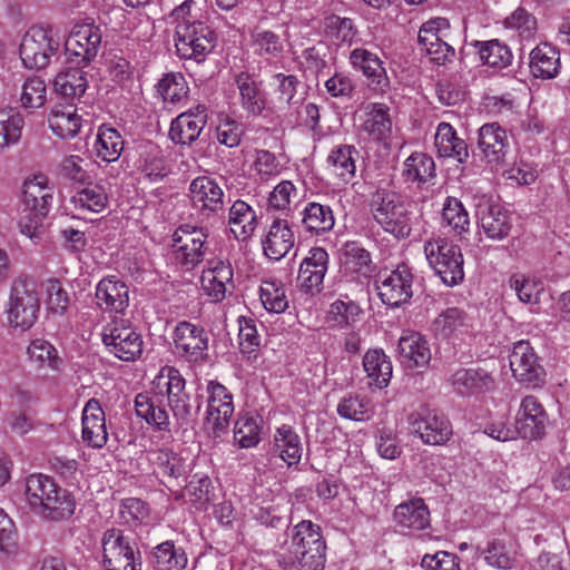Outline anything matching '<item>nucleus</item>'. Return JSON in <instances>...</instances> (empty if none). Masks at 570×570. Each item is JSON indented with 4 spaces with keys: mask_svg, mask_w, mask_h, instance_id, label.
<instances>
[{
    "mask_svg": "<svg viewBox=\"0 0 570 570\" xmlns=\"http://www.w3.org/2000/svg\"><path fill=\"white\" fill-rule=\"evenodd\" d=\"M450 23L445 18H434L422 24L419 31V42L424 50H431L449 35Z\"/></svg>",
    "mask_w": 570,
    "mask_h": 570,
    "instance_id": "obj_64",
    "label": "nucleus"
},
{
    "mask_svg": "<svg viewBox=\"0 0 570 570\" xmlns=\"http://www.w3.org/2000/svg\"><path fill=\"white\" fill-rule=\"evenodd\" d=\"M254 52L258 56L278 57L284 50V42L278 35L271 30L255 29L252 32Z\"/></svg>",
    "mask_w": 570,
    "mask_h": 570,
    "instance_id": "obj_62",
    "label": "nucleus"
},
{
    "mask_svg": "<svg viewBox=\"0 0 570 570\" xmlns=\"http://www.w3.org/2000/svg\"><path fill=\"white\" fill-rule=\"evenodd\" d=\"M363 368L368 384L377 389L386 387L392 377V363L382 350H368L363 356Z\"/></svg>",
    "mask_w": 570,
    "mask_h": 570,
    "instance_id": "obj_39",
    "label": "nucleus"
},
{
    "mask_svg": "<svg viewBox=\"0 0 570 570\" xmlns=\"http://www.w3.org/2000/svg\"><path fill=\"white\" fill-rule=\"evenodd\" d=\"M478 147L489 164H500L508 151V136L497 122L484 124L479 129Z\"/></svg>",
    "mask_w": 570,
    "mask_h": 570,
    "instance_id": "obj_27",
    "label": "nucleus"
},
{
    "mask_svg": "<svg viewBox=\"0 0 570 570\" xmlns=\"http://www.w3.org/2000/svg\"><path fill=\"white\" fill-rule=\"evenodd\" d=\"M480 553L489 566L497 569L510 570L518 563L515 550L503 539H492Z\"/></svg>",
    "mask_w": 570,
    "mask_h": 570,
    "instance_id": "obj_47",
    "label": "nucleus"
},
{
    "mask_svg": "<svg viewBox=\"0 0 570 570\" xmlns=\"http://www.w3.org/2000/svg\"><path fill=\"white\" fill-rule=\"evenodd\" d=\"M434 146L440 157H452L459 163L465 161L469 156L465 141L456 136L454 128L449 122L438 125Z\"/></svg>",
    "mask_w": 570,
    "mask_h": 570,
    "instance_id": "obj_38",
    "label": "nucleus"
},
{
    "mask_svg": "<svg viewBox=\"0 0 570 570\" xmlns=\"http://www.w3.org/2000/svg\"><path fill=\"white\" fill-rule=\"evenodd\" d=\"M102 342L110 354L124 362H134L142 353L141 335L125 321H114L102 332Z\"/></svg>",
    "mask_w": 570,
    "mask_h": 570,
    "instance_id": "obj_10",
    "label": "nucleus"
},
{
    "mask_svg": "<svg viewBox=\"0 0 570 570\" xmlns=\"http://www.w3.org/2000/svg\"><path fill=\"white\" fill-rule=\"evenodd\" d=\"M350 61L354 68L363 72L374 89L383 90L389 85L386 71L375 53L356 48L351 52Z\"/></svg>",
    "mask_w": 570,
    "mask_h": 570,
    "instance_id": "obj_36",
    "label": "nucleus"
},
{
    "mask_svg": "<svg viewBox=\"0 0 570 570\" xmlns=\"http://www.w3.org/2000/svg\"><path fill=\"white\" fill-rule=\"evenodd\" d=\"M548 415L537 397L528 395L522 399L515 415V430L523 439H540L546 431Z\"/></svg>",
    "mask_w": 570,
    "mask_h": 570,
    "instance_id": "obj_18",
    "label": "nucleus"
},
{
    "mask_svg": "<svg viewBox=\"0 0 570 570\" xmlns=\"http://www.w3.org/2000/svg\"><path fill=\"white\" fill-rule=\"evenodd\" d=\"M412 433L428 445H443L452 436L450 421L436 410L421 407L409 416Z\"/></svg>",
    "mask_w": 570,
    "mask_h": 570,
    "instance_id": "obj_12",
    "label": "nucleus"
},
{
    "mask_svg": "<svg viewBox=\"0 0 570 570\" xmlns=\"http://www.w3.org/2000/svg\"><path fill=\"white\" fill-rule=\"evenodd\" d=\"M503 23L505 29L517 32L524 40L532 39L538 29L537 18L521 7L507 17Z\"/></svg>",
    "mask_w": 570,
    "mask_h": 570,
    "instance_id": "obj_58",
    "label": "nucleus"
},
{
    "mask_svg": "<svg viewBox=\"0 0 570 570\" xmlns=\"http://www.w3.org/2000/svg\"><path fill=\"white\" fill-rule=\"evenodd\" d=\"M53 199V189L43 174L27 179L23 185L24 212L48 214Z\"/></svg>",
    "mask_w": 570,
    "mask_h": 570,
    "instance_id": "obj_29",
    "label": "nucleus"
},
{
    "mask_svg": "<svg viewBox=\"0 0 570 570\" xmlns=\"http://www.w3.org/2000/svg\"><path fill=\"white\" fill-rule=\"evenodd\" d=\"M357 149L352 145H338L327 157L331 170L344 181H350L356 173Z\"/></svg>",
    "mask_w": 570,
    "mask_h": 570,
    "instance_id": "obj_44",
    "label": "nucleus"
},
{
    "mask_svg": "<svg viewBox=\"0 0 570 570\" xmlns=\"http://www.w3.org/2000/svg\"><path fill=\"white\" fill-rule=\"evenodd\" d=\"M102 564L106 570H141L139 552L119 529H108L101 539Z\"/></svg>",
    "mask_w": 570,
    "mask_h": 570,
    "instance_id": "obj_9",
    "label": "nucleus"
},
{
    "mask_svg": "<svg viewBox=\"0 0 570 570\" xmlns=\"http://www.w3.org/2000/svg\"><path fill=\"white\" fill-rule=\"evenodd\" d=\"M424 253L429 265L445 285L454 286L463 279V256L459 246L436 236L425 242Z\"/></svg>",
    "mask_w": 570,
    "mask_h": 570,
    "instance_id": "obj_7",
    "label": "nucleus"
},
{
    "mask_svg": "<svg viewBox=\"0 0 570 570\" xmlns=\"http://www.w3.org/2000/svg\"><path fill=\"white\" fill-rule=\"evenodd\" d=\"M207 234L196 226L181 225L173 235V246L178 262L186 268H194L203 262L207 246Z\"/></svg>",
    "mask_w": 570,
    "mask_h": 570,
    "instance_id": "obj_15",
    "label": "nucleus"
},
{
    "mask_svg": "<svg viewBox=\"0 0 570 570\" xmlns=\"http://www.w3.org/2000/svg\"><path fill=\"white\" fill-rule=\"evenodd\" d=\"M202 287L214 302L225 298L229 288H233V268L223 261H212L207 269L203 271Z\"/></svg>",
    "mask_w": 570,
    "mask_h": 570,
    "instance_id": "obj_26",
    "label": "nucleus"
},
{
    "mask_svg": "<svg viewBox=\"0 0 570 570\" xmlns=\"http://www.w3.org/2000/svg\"><path fill=\"white\" fill-rule=\"evenodd\" d=\"M23 125V117L17 109L11 107L0 109V149L19 141Z\"/></svg>",
    "mask_w": 570,
    "mask_h": 570,
    "instance_id": "obj_53",
    "label": "nucleus"
},
{
    "mask_svg": "<svg viewBox=\"0 0 570 570\" xmlns=\"http://www.w3.org/2000/svg\"><path fill=\"white\" fill-rule=\"evenodd\" d=\"M509 362L512 374L519 382L535 384L541 381L543 370L529 342H517L509 355Z\"/></svg>",
    "mask_w": 570,
    "mask_h": 570,
    "instance_id": "obj_20",
    "label": "nucleus"
},
{
    "mask_svg": "<svg viewBox=\"0 0 570 570\" xmlns=\"http://www.w3.org/2000/svg\"><path fill=\"white\" fill-rule=\"evenodd\" d=\"M529 69L534 78L553 79L559 75L560 52L550 43L542 42L530 52Z\"/></svg>",
    "mask_w": 570,
    "mask_h": 570,
    "instance_id": "obj_33",
    "label": "nucleus"
},
{
    "mask_svg": "<svg viewBox=\"0 0 570 570\" xmlns=\"http://www.w3.org/2000/svg\"><path fill=\"white\" fill-rule=\"evenodd\" d=\"M340 259L344 274L354 281L367 279L373 271L371 254L357 242L345 243Z\"/></svg>",
    "mask_w": 570,
    "mask_h": 570,
    "instance_id": "obj_28",
    "label": "nucleus"
},
{
    "mask_svg": "<svg viewBox=\"0 0 570 570\" xmlns=\"http://www.w3.org/2000/svg\"><path fill=\"white\" fill-rule=\"evenodd\" d=\"M59 48L60 41L50 30L31 27L21 39L19 55L26 68L43 69Z\"/></svg>",
    "mask_w": 570,
    "mask_h": 570,
    "instance_id": "obj_8",
    "label": "nucleus"
},
{
    "mask_svg": "<svg viewBox=\"0 0 570 570\" xmlns=\"http://www.w3.org/2000/svg\"><path fill=\"white\" fill-rule=\"evenodd\" d=\"M24 500L30 510L46 521L69 519L76 510L73 495L60 488L52 478L41 473L26 479Z\"/></svg>",
    "mask_w": 570,
    "mask_h": 570,
    "instance_id": "obj_2",
    "label": "nucleus"
},
{
    "mask_svg": "<svg viewBox=\"0 0 570 570\" xmlns=\"http://www.w3.org/2000/svg\"><path fill=\"white\" fill-rule=\"evenodd\" d=\"M274 449L288 465H296L302 459L303 443L298 433L291 425L283 424L274 434Z\"/></svg>",
    "mask_w": 570,
    "mask_h": 570,
    "instance_id": "obj_40",
    "label": "nucleus"
},
{
    "mask_svg": "<svg viewBox=\"0 0 570 570\" xmlns=\"http://www.w3.org/2000/svg\"><path fill=\"white\" fill-rule=\"evenodd\" d=\"M195 1L186 0L173 11L176 21L175 47L184 59L200 60L214 47L213 31L193 11Z\"/></svg>",
    "mask_w": 570,
    "mask_h": 570,
    "instance_id": "obj_3",
    "label": "nucleus"
},
{
    "mask_svg": "<svg viewBox=\"0 0 570 570\" xmlns=\"http://www.w3.org/2000/svg\"><path fill=\"white\" fill-rule=\"evenodd\" d=\"M205 108L197 107V111L181 112L171 121L169 136L176 144L189 145L195 141L206 125Z\"/></svg>",
    "mask_w": 570,
    "mask_h": 570,
    "instance_id": "obj_31",
    "label": "nucleus"
},
{
    "mask_svg": "<svg viewBox=\"0 0 570 570\" xmlns=\"http://www.w3.org/2000/svg\"><path fill=\"white\" fill-rule=\"evenodd\" d=\"M40 311L38 282L29 276L17 277L11 285L7 320L10 326L27 331L36 323Z\"/></svg>",
    "mask_w": 570,
    "mask_h": 570,
    "instance_id": "obj_6",
    "label": "nucleus"
},
{
    "mask_svg": "<svg viewBox=\"0 0 570 570\" xmlns=\"http://www.w3.org/2000/svg\"><path fill=\"white\" fill-rule=\"evenodd\" d=\"M235 82L239 91L243 109L253 116L261 115L266 106L265 94L262 90L261 82L253 75L244 71L236 76Z\"/></svg>",
    "mask_w": 570,
    "mask_h": 570,
    "instance_id": "obj_37",
    "label": "nucleus"
},
{
    "mask_svg": "<svg viewBox=\"0 0 570 570\" xmlns=\"http://www.w3.org/2000/svg\"><path fill=\"white\" fill-rule=\"evenodd\" d=\"M177 355L189 363L203 362L207 357L208 335L206 331L187 321L179 322L173 333Z\"/></svg>",
    "mask_w": 570,
    "mask_h": 570,
    "instance_id": "obj_14",
    "label": "nucleus"
},
{
    "mask_svg": "<svg viewBox=\"0 0 570 570\" xmlns=\"http://www.w3.org/2000/svg\"><path fill=\"white\" fill-rule=\"evenodd\" d=\"M413 274L405 264H400L395 269L383 271L379 274L376 288L382 302L397 307L407 303L413 295Z\"/></svg>",
    "mask_w": 570,
    "mask_h": 570,
    "instance_id": "obj_13",
    "label": "nucleus"
},
{
    "mask_svg": "<svg viewBox=\"0 0 570 570\" xmlns=\"http://www.w3.org/2000/svg\"><path fill=\"white\" fill-rule=\"evenodd\" d=\"M373 219L384 232L399 239L410 236L412 230V212L401 195L393 190L379 189L371 199Z\"/></svg>",
    "mask_w": 570,
    "mask_h": 570,
    "instance_id": "obj_5",
    "label": "nucleus"
},
{
    "mask_svg": "<svg viewBox=\"0 0 570 570\" xmlns=\"http://www.w3.org/2000/svg\"><path fill=\"white\" fill-rule=\"evenodd\" d=\"M56 90L67 98L81 97L88 86L86 72L79 68H68L59 72L53 81Z\"/></svg>",
    "mask_w": 570,
    "mask_h": 570,
    "instance_id": "obj_52",
    "label": "nucleus"
},
{
    "mask_svg": "<svg viewBox=\"0 0 570 570\" xmlns=\"http://www.w3.org/2000/svg\"><path fill=\"white\" fill-rule=\"evenodd\" d=\"M288 552L298 570H324L326 542L320 525L309 520L297 523L292 530Z\"/></svg>",
    "mask_w": 570,
    "mask_h": 570,
    "instance_id": "obj_4",
    "label": "nucleus"
},
{
    "mask_svg": "<svg viewBox=\"0 0 570 570\" xmlns=\"http://www.w3.org/2000/svg\"><path fill=\"white\" fill-rule=\"evenodd\" d=\"M510 287L515 292L520 302L537 305L544 291L543 282L531 275L513 274L509 279Z\"/></svg>",
    "mask_w": 570,
    "mask_h": 570,
    "instance_id": "obj_51",
    "label": "nucleus"
},
{
    "mask_svg": "<svg viewBox=\"0 0 570 570\" xmlns=\"http://www.w3.org/2000/svg\"><path fill=\"white\" fill-rule=\"evenodd\" d=\"M337 413L341 417L346 420L365 422L373 417L374 406L365 396L347 394L340 400Z\"/></svg>",
    "mask_w": 570,
    "mask_h": 570,
    "instance_id": "obj_48",
    "label": "nucleus"
},
{
    "mask_svg": "<svg viewBox=\"0 0 570 570\" xmlns=\"http://www.w3.org/2000/svg\"><path fill=\"white\" fill-rule=\"evenodd\" d=\"M158 92L165 102L176 105L180 104L188 94V86L185 77L180 72L166 75L158 82Z\"/></svg>",
    "mask_w": 570,
    "mask_h": 570,
    "instance_id": "obj_59",
    "label": "nucleus"
},
{
    "mask_svg": "<svg viewBox=\"0 0 570 570\" xmlns=\"http://www.w3.org/2000/svg\"><path fill=\"white\" fill-rule=\"evenodd\" d=\"M28 356L38 368H58L59 357L56 347L46 340H33L28 346Z\"/></svg>",
    "mask_w": 570,
    "mask_h": 570,
    "instance_id": "obj_63",
    "label": "nucleus"
},
{
    "mask_svg": "<svg viewBox=\"0 0 570 570\" xmlns=\"http://www.w3.org/2000/svg\"><path fill=\"white\" fill-rule=\"evenodd\" d=\"M327 252L322 247L311 248L299 265L297 276L298 288L311 295L320 293L327 272Z\"/></svg>",
    "mask_w": 570,
    "mask_h": 570,
    "instance_id": "obj_17",
    "label": "nucleus"
},
{
    "mask_svg": "<svg viewBox=\"0 0 570 570\" xmlns=\"http://www.w3.org/2000/svg\"><path fill=\"white\" fill-rule=\"evenodd\" d=\"M96 299L102 309L122 312L129 303L127 285L116 276L105 277L96 287Z\"/></svg>",
    "mask_w": 570,
    "mask_h": 570,
    "instance_id": "obj_34",
    "label": "nucleus"
},
{
    "mask_svg": "<svg viewBox=\"0 0 570 570\" xmlns=\"http://www.w3.org/2000/svg\"><path fill=\"white\" fill-rule=\"evenodd\" d=\"M102 31L94 22H82L73 26L66 40V55L77 65H88L100 49Z\"/></svg>",
    "mask_w": 570,
    "mask_h": 570,
    "instance_id": "obj_11",
    "label": "nucleus"
},
{
    "mask_svg": "<svg viewBox=\"0 0 570 570\" xmlns=\"http://www.w3.org/2000/svg\"><path fill=\"white\" fill-rule=\"evenodd\" d=\"M94 148L101 160L116 161L124 150V140L118 130L102 125L98 129Z\"/></svg>",
    "mask_w": 570,
    "mask_h": 570,
    "instance_id": "obj_46",
    "label": "nucleus"
},
{
    "mask_svg": "<svg viewBox=\"0 0 570 570\" xmlns=\"http://www.w3.org/2000/svg\"><path fill=\"white\" fill-rule=\"evenodd\" d=\"M150 461L155 472L169 481L185 479L191 471V460L170 449H159L153 452Z\"/></svg>",
    "mask_w": 570,
    "mask_h": 570,
    "instance_id": "obj_30",
    "label": "nucleus"
},
{
    "mask_svg": "<svg viewBox=\"0 0 570 570\" xmlns=\"http://www.w3.org/2000/svg\"><path fill=\"white\" fill-rule=\"evenodd\" d=\"M393 520L402 529L421 531L430 527V511L423 499L413 498L395 507Z\"/></svg>",
    "mask_w": 570,
    "mask_h": 570,
    "instance_id": "obj_32",
    "label": "nucleus"
},
{
    "mask_svg": "<svg viewBox=\"0 0 570 570\" xmlns=\"http://www.w3.org/2000/svg\"><path fill=\"white\" fill-rule=\"evenodd\" d=\"M302 225L305 230L323 234L333 229L335 218L332 208L316 202H309L301 212Z\"/></svg>",
    "mask_w": 570,
    "mask_h": 570,
    "instance_id": "obj_43",
    "label": "nucleus"
},
{
    "mask_svg": "<svg viewBox=\"0 0 570 570\" xmlns=\"http://www.w3.org/2000/svg\"><path fill=\"white\" fill-rule=\"evenodd\" d=\"M259 297L263 306L271 313H283L288 307V299L284 285L276 279L263 281L259 288Z\"/></svg>",
    "mask_w": 570,
    "mask_h": 570,
    "instance_id": "obj_56",
    "label": "nucleus"
},
{
    "mask_svg": "<svg viewBox=\"0 0 570 570\" xmlns=\"http://www.w3.org/2000/svg\"><path fill=\"white\" fill-rule=\"evenodd\" d=\"M207 411L206 422L215 432L224 431L234 413L233 395L228 390L216 381L207 384Z\"/></svg>",
    "mask_w": 570,
    "mask_h": 570,
    "instance_id": "obj_16",
    "label": "nucleus"
},
{
    "mask_svg": "<svg viewBox=\"0 0 570 570\" xmlns=\"http://www.w3.org/2000/svg\"><path fill=\"white\" fill-rule=\"evenodd\" d=\"M432 332L436 337L458 340L469 335L472 331V320L459 307H449L433 320Z\"/></svg>",
    "mask_w": 570,
    "mask_h": 570,
    "instance_id": "obj_23",
    "label": "nucleus"
},
{
    "mask_svg": "<svg viewBox=\"0 0 570 570\" xmlns=\"http://www.w3.org/2000/svg\"><path fill=\"white\" fill-rule=\"evenodd\" d=\"M295 236L286 219L276 218L268 226L262 238L264 254L274 261H279L294 247Z\"/></svg>",
    "mask_w": 570,
    "mask_h": 570,
    "instance_id": "obj_24",
    "label": "nucleus"
},
{
    "mask_svg": "<svg viewBox=\"0 0 570 570\" xmlns=\"http://www.w3.org/2000/svg\"><path fill=\"white\" fill-rule=\"evenodd\" d=\"M48 124L53 135L61 139H71L81 128V117L73 106H56L51 109Z\"/></svg>",
    "mask_w": 570,
    "mask_h": 570,
    "instance_id": "obj_41",
    "label": "nucleus"
},
{
    "mask_svg": "<svg viewBox=\"0 0 570 570\" xmlns=\"http://www.w3.org/2000/svg\"><path fill=\"white\" fill-rule=\"evenodd\" d=\"M154 558L159 570H183L187 564L185 553L170 541L158 544Z\"/></svg>",
    "mask_w": 570,
    "mask_h": 570,
    "instance_id": "obj_61",
    "label": "nucleus"
},
{
    "mask_svg": "<svg viewBox=\"0 0 570 570\" xmlns=\"http://www.w3.org/2000/svg\"><path fill=\"white\" fill-rule=\"evenodd\" d=\"M400 361L407 367H425L431 361V348L426 338L419 332L404 331L399 340Z\"/></svg>",
    "mask_w": 570,
    "mask_h": 570,
    "instance_id": "obj_25",
    "label": "nucleus"
},
{
    "mask_svg": "<svg viewBox=\"0 0 570 570\" xmlns=\"http://www.w3.org/2000/svg\"><path fill=\"white\" fill-rule=\"evenodd\" d=\"M189 197L193 206L203 215H214L224 209V191L210 177L199 176L193 179L189 185Z\"/></svg>",
    "mask_w": 570,
    "mask_h": 570,
    "instance_id": "obj_19",
    "label": "nucleus"
},
{
    "mask_svg": "<svg viewBox=\"0 0 570 570\" xmlns=\"http://www.w3.org/2000/svg\"><path fill=\"white\" fill-rule=\"evenodd\" d=\"M298 199V189L291 180H281L271 190L267 198V207L271 210L286 213L292 204Z\"/></svg>",
    "mask_w": 570,
    "mask_h": 570,
    "instance_id": "obj_57",
    "label": "nucleus"
},
{
    "mask_svg": "<svg viewBox=\"0 0 570 570\" xmlns=\"http://www.w3.org/2000/svg\"><path fill=\"white\" fill-rule=\"evenodd\" d=\"M82 441L94 449H101L108 441L105 412L100 402L90 399L82 410Z\"/></svg>",
    "mask_w": 570,
    "mask_h": 570,
    "instance_id": "obj_22",
    "label": "nucleus"
},
{
    "mask_svg": "<svg viewBox=\"0 0 570 570\" xmlns=\"http://www.w3.org/2000/svg\"><path fill=\"white\" fill-rule=\"evenodd\" d=\"M228 224L238 240L248 239L257 226L255 210L244 200H236L229 208Z\"/></svg>",
    "mask_w": 570,
    "mask_h": 570,
    "instance_id": "obj_42",
    "label": "nucleus"
},
{
    "mask_svg": "<svg viewBox=\"0 0 570 570\" xmlns=\"http://www.w3.org/2000/svg\"><path fill=\"white\" fill-rule=\"evenodd\" d=\"M153 392H141L135 397L136 415L156 431H169L170 420L166 409L170 406L174 416L187 421L193 415L189 395L185 391V379L173 366H164L153 380Z\"/></svg>",
    "mask_w": 570,
    "mask_h": 570,
    "instance_id": "obj_1",
    "label": "nucleus"
},
{
    "mask_svg": "<svg viewBox=\"0 0 570 570\" xmlns=\"http://www.w3.org/2000/svg\"><path fill=\"white\" fill-rule=\"evenodd\" d=\"M47 99L46 82L38 76L24 80L20 92V104L24 109H37L45 105Z\"/></svg>",
    "mask_w": 570,
    "mask_h": 570,
    "instance_id": "obj_60",
    "label": "nucleus"
},
{
    "mask_svg": "<svg viewBox=\"0 0 570 570\" xmlns=\"http://www.w3.org/2000/svg\"><path fill=\"white\" fill-rule=\"evenodd\" d=\"M390 109L383 104H370L366 107V120L363 124L364 131L373 140H384L392 130Z\"/></svg>",
    "mask_w": 570,
    "mask_h": 570,
    "instance_id": "obj_45",
    "label": "nucleus"
},
{
    "mask_svg": "<svg viewBox=\"0 0 570 570\" xmlns=\"http://www.w3.org/2000/svg\"><path fill=\"white\" fill-rule=\"evenodd\" d=\"M71 198L76 208L100 213L108 203V196L100 184H94L90 179L83 184Z\"/></svg>",
    "mask_w": 570,
    "mask_h": 570,
    "instance_id": "obj_50",
    "label": "nucleus"
},
{
    "mask_svg": "<svg viewBox=\"0 0 570 570\" xmlns=\"http://www.w3.org/2000/svg\"><path fill=\"white\" fill-rule=\"evenodd\" d=\"M479 56L484 65L495 69L509 67L513 59L510 48L497 39L481 42Z\"/></svg>",
    "mask_w": 570,
    "mask_h": 570,
    "instance_id": "obj_55",
    "label": "nucleus"
},
{
    "mask_svg": "<svg viewBox=\"0 0 570 570\" xmlns=\"http://www.w3.org/2000/svg\"><path fill=\"white\" fill-rule=\"evenodd\" d=\"M442 225L449 228V232L461 236L470 229V218L463 204L454 198L448 197L443 204Z\"/></svg>",
    "mask_w": 570,
    "mask_h": 570,
    "instance_id": "obj_49",
    "label": "nucleus"
},
{
    "mask_svg": "<svg viewBox=\"0 0 570 570\" xmlns=\"http://www.w3.org/2000/svg\"><path fill=\"white\" fill-rule=\"evenodd\" d=\"M452 384L461 394H479L495 389V380L491 372L478 368H461L452 376Z\"/></svg>",
    "mask_w": 570,
    "mask_h": 570,
    "instance_id": "obj_35",
    "label": "nucleus"
},
{
    "mask_svg": "<svg viewBox=\"0 0 570 570\" xmlns=\"http://www.w3.org/2000/svg\"><path fill=\"white\" fill-rule=\"evenodd\" d=\"M476 216L488 238L501 240L511 232L512 219L509 212L499 204L484 200L478 205Z\"/></svg>",
    "mask_w": 570,
    "mask_h": 570,
    "instance_id": "obj_21",
    "label": "nucleus"
},
{
    "mask_svg": "<svg viewBox=\"0 0 570 570\" xmlns=\"http://www.w3.org/2000/svg\"><path fill=\"white\" fill-rule=\"evenodd\" d=\"M434 160L426 154L413 153L404 161L403 175L409 181L425 183L434 176Z\"/></svg>",
    "mask_w": 570,
    "mask_h": 570,
    "instance_id": "obj_54",
    "label": "nucleus"
}]
</instances>
